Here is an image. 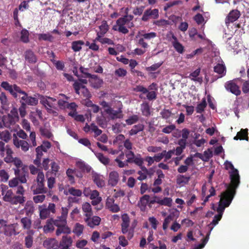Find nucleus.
I'll return each mask as SVG.
<instances>
[{"instance_id": "nucleus-1", "label": "nucleus", "mask_w": 249, "mask_h": 249, "mask_svg": "<svg viewBox=\"0 0 249 249\" xmlns=\"http://www.w3.org/2000/svg\"><path fill=\"white\" fill-rule=\"evenodd\" d=\"M0 86L8 91L15 99H20V101H22L21 103H24L26 106H35L38 104V100L37 98L28 96L25 91L16 84L11 85L8 82L3 81L1 82Z\"/></svg>"}, {"instance_id": "nucleus-2", "label": "nucleus", "mask_w": 249, "mask_h": 249, "mask_svg": "<svg viewBox=\"0 0 249 249\" xmlns=\"http://www.w3.org/2000/svg\"><path fill=\"white\" fill-rule=\"evenodd\" d=\"M236 190L227 188V190L221 194V198L217 208V212L218 213L217 214H220L222 216L225 208L230 205L235 195Z\"/></svg>"}, {"instance_id": "nucleus-3", "label": "nucleus", "mask_w": 249, "mask_h": 249, "mask_svg": "<svg viewBox=\"0 0 249 249\" xmlns=\"http://www.w3.org/2000/svg\"><path fill=\"white\" fill-rule=\"evenodd\" d=\"M45 177L42 171H39L38 173L34 184L31 186V190L34 195L40 194H46L48 189L45 187Z\"/></svg>"}, {"instance_id": "nucleus-4", "label": "nucleus", "mask_w": 249, "mask_h": 249, "mask_svg": "<svg viewBox=\"0 0 249 249\" xmlns=\"http://www.w3.org/2000/svg\"><path fill=\"white\" fill-rule=\"evenodd\" d=\"M225 167L226 170L229 168L232 171L230 172V177L231 183L229 185H227V188L236 189L240 183V176L237 169L234 168L233 164L230 161H226L225 162Z\"/></svg>"}, {"instance_id": "nucleus-5", "label": "nucleus", "mask_w": 249, "mask_h": 249, "mask_svg": "<svg viewBox=\"0 0 249 249\" xmlns=\"http://www.w3.org/2000/svg\"><path fill=\"white\" fill-rule=\"evenodd\" d=\"M126 24L124 18H119L116 22V24L114 25L112 29L115 31L123 34H127L129 32L128 29L124 26Z\"/></svg>"}, {"instance_id": "nucleus-6", "label": "nucleus", "mask_w": 249, "mask_h": 249, "mask_svg": "<svg viewBox=\"0 0 249 249\" xmlns=\"http://www.w3.org/2000/svg\"><path fill=\"white\" fill-rule=\"evenodd\" d=\"M141 36L142 37L138 40V43L140 46H142V47L145 49L148 47V45L144 41V39L150 40L155 38L157 36V34L155 32H152L150 33L142 34L141 35Z\"/></svg>"}, {"instance_id": "nucleus-7", "label": "nucleus", "mask_w": 249, "mask_h": 249, "mask_svg": "<svg viewBox=\"0 0 249 249\" xmlns=\"http://www.w3.org/2000/svg\"><path fill=\"white\" fill-rule=\"evenodd\" d=\"M159 17V12L158 9H151V8H149L144 12L142 18V20L146 22L150 18L157 19Z\"/></svg>"}, {"instance_id": "nucleus-8", "label": "nucleus", "mask_w": 249, "mask_h": 249, "mask_svg": "<svg viewBox=\"0 0 249 249\" xmlns=\"http://www.w3.org/2000/svg\"><path fill=\"white\" fill-rule=\"evenodd\" d=\"M241 16L240 12L237 9L231 10L228 14L225 19L226 26L228 27L230 23H233L237 20Z\"/></svg>"}, {"instance_id": "nucleus-9", "label": "nucleus", "mask_w": 249, "mask_h": 249, "mask_svg": "<svg viewBox=\"0 0 249 249\" xmlns=\"http://www.w3.org/2000/svg\"><path fill=\"white\" fill-rule=\"evenodd\" d=\"M225 88L227 90L230 91L236 96L241 94V91L240 87L232 80L227 82L225 84Z\"/></svg>"}, {"instance_id": "nucleus-10", "label": "nucleus", "mask_w": 249, "mask_h": 249, "mask_svg": "<svg viewBox=\"0 0 249 249\" xmlns=\"http://www.w3.org/2000/svg\"><path fill=\"white\" fill-rule=\"evenodd\" d=\"M105 112L109 116L112 120L121 119L123 117L121 108H119L117 110H115L111 107H108V108L105 109Z\"/></svg>"}, {"instance_id": "nucleus-11", "label": "nucleus", "mask_w": 249, "mask_h": 249, "mask_svg": "<svg viewBox=\"0 0 249 249\" xmlns=\"http://www.w3.org/2000/svg\"><path fill=\"white\" fill-rule=\"evenodd\" d=\"M15 174L16 177L22 183H25L27 182L26 177L28 176V172L26 171L24 167L22 168L21 171L19 169H14Z\"/></svg>"}, {"instance_id": "nucleus-12", "label": "nucleus", "mask_w": 249, "mask_h": 249, "mask_svg": "<svg viewBox=\"0 0 249 249\" xmlns=\"http://www.w3.org/2000/svg\"><path fill=\"white\" fill-rule=\"evenodd\" d=\"M14 136L13 143L15 146L17 148L21 147L22 150L24 152L27 151L29 148L28 142L24 140H19L15 135Z\"/></svg>"}, {"instance_id": "nucleus-13", "label": "nucleus", "mask_w": 249, "mask_h": 249, "mask_svg": "<svg viewBox=\"0 0 249 249\" xmlns=\"http://www.w3.org/2000/svg\"><path fill=\"white\" fill-rule=\"evenodd\" d=\"M72 240L71 236H63L60 242V249H68L72 245Z\"/></svg>"}, {"instance_id": "nucleus-14", "label": "nucleus", "mask_w": 249, "mask_h": 249, "mask_svg": "<svg viewBox=\"0 0 249 249\" xmlns=\"http://www.w3.org/2000/svg\"><path fill=\"white\" fill-rule=\"evenodd\" d=\"M38 96L42 98L40 103L45 107L48 112H51L52 108H55V103L51 102L50 100H48L47 98L44 97L42 95H38Z\"/></svg>"}, {"instance_id": "nucleus-15", "label": "nucleus", "mask_w": 249, "mask_h": 249, "mask_svg": "<svg viewBox=\"0 0 249 249\" xmlns=\"http://www.w3.org/2000/svg\"><path fill=\"white\" fill-rule=\"evenodd\" d=\"M24 55L25 60L29 63H35L37 61L36 57L31 50L29 49L25 51Z\"/></svg>"}, {"instance_id": "nucleus-16", "label": "nucleus", "mask_w": 249, "mask_h": 249, "mask_svg": "<svg viewBox=\"0 0 249 249\" xmlns=\"http://www.w3.org/2000/svg\"><path fill=\"white\" fill-rule=\"evenodd\" d=\"M85 221L88 226L93 228L95 226H98L100 224L101 218L99 216H93L91 219L85 218Z\"/></svg>"}, {"instance_id": "nucleus-17", "label": "nucleus", "mask_w": 249, "mask_h": 249, "mask_svg": "<svg viewBox=\"0 0 249 249\" xmlns=\"http://www.w3.org/2000/svg\"><path fill=\"white\" fill-rule=\"evenodd\" d=\"M213 71L219 75V78L223 77L226 74V68L224 64H217L214 67Z\"/></svg>"}, {"instance_id": "nucleus-18", "label": "nucleus", "mask_w": 249, "mask_h": 249, "mask_svg": "<svg viewBox=\"0 0 249 249\" xmlns=\"http://www.w3.org/2000/svg\"><path fill=\"white\" fill-rule=\"evenodd\" d=\"M119 181V174L116 171H112L109 173L108 183L112 186L116 185Z\"/></svg>"}, {"instance_id": "nucleus-19", "label": "nucleus", "mask_w": 249, "mask_h": 249, "mask_svg": "<svg viewBox=\"0 0 249 249\" xmlns=\"http://www.w3.org/2000/svg\"><path fill=\"white\" fill-rule=\"evenodd\" d=\"M23 211L27 216H31L33 214L35 211L33 202L32 201H27L25 204Z\"/></svg>"}, {"instance_id": "nucleus-20", "label": "nucleus", "mask_w": 249, "mask_h": 249, "mask_svg": "<svg viewBox=\"0 0 249 249\" xmlns=\"http://www.w3.org/2000/svg\"><path fill=\"white\" fill-rule=\"evenodd\" d=\"M234 140H246L249 141L248 129H241V130L237 133L236 136L233 138Z\"/></svg>"}, {"instance_id": "nucleus-21", "label": "nucleus", "mask_w": 249, "mask_h": 249, "mask_svg": "<svg viewBox=\"0 0 249 249\" xmlns=\"http://www.w3.org/2000/svg\"><path fill=\"white\" fill-rule=\"evenodd\" d=\"M174 41L172 42V45L176 50V51L179 53H182L184 50L183 46L180 43L177 38V37L174 35L172 36Z\"/></svg>"}, {"instance_id": "nucleus-22", "label": "nucleus", "mask_w": 249, "mask_h": 249, "mask_svg": "<svg viewBox=\"0 0 249 249\" xmlns=\"http://www.w3.org/2000/svg\"><path fill=\"white\" fill-rule=\"evenodd\" d=\"M93 182L98 187H102L105 186V183L103 179V177L97 174H94L92 175Z\"/></svg>"}, {"instance_id": "nucleus-23", "label": "nucleus", "mask_w": 249, "mask_h": 249, "mask_svg": "<svg viewBox=\"0 0 249 249\" xmlns=\"http://www.w3.org/2000/svg\"><path fill=\"white\" fill-rule=\"evenodd\" d=\"M71 233V230L67 225V224L61 227H57L56 230L55 234L57 236H59L61 234H70Z\"/></svg>"}, {"instance_id": "nucleus-24", "label": "nucleus", "mask_w": 249, "mask_h": 249, "mask_svg": "<svg viewBox=\"0 0 249 249\" xmlns=\"http://www.w3.org/2000/svg\"><path fill=\"white\" fill-rule=\"evenodd\" d=\"M34 231H30L27 232L28 235L25 237V245L27 248H30L33 244Z\"/></svg>"}, {"instance_id": "nucleus-25", "label": "nucleus", "mask_w": 249, "mask_h": 249, "mask_svg": "<svg viewBox=\"0 0 249 249\" xmlns=\"http://www.w3.org/2000/svg\"><path fill=\"white\" fill-rule=\"evenodd\" d=\"M150 196L148 195H143L140 200L139 205L142 210H144L147 205L149 204Z\"/></svg>"}, {"instance_id": "nucleus-26", "label": "nucleus", "mask_w": 249, "mask_h": 249, "mask_svg": "<svg viewBox=\"0 0 249 249\" xmlns=\"http://www.w3.org/2000/svg\"><path fill=\"white\" fill-rule=\"evenodd\" d=\"M84 44L83 40L74 41L71 43V49L75 52H79L81 50L82 46Z\"/></svg>"}, {"instance_id": "nucleus-27", "label": "nucleus", "mask_w": 249, "mask_h": 249, "mask_svg": "<svg viewBox=\"0 0 249 249\" xmlns=\"http://www.w3.org/2000/svg\"><path fill=\"white\" fill-rule=\"evenodd\" d=\"M190 179V177H186L184 175H179L177 178V183L180 186H182L187 184Z\"/></svg>"}, {"instance_id": "nucleus-28", "label": "nucleus", "mask_w": 249, "mask_h": 249, "mask_svg": "<svg viewBox=\"0 0 249 249\" xmlns=\"http://www.w3.org/2000/svg\"><path fill=\"white\" fill-rule=\"evenodd\" d=\"M144 127V125L142 124L134 125L129 131V135L131 136L136 135L139 132L143 131Z\"/></svg>"}, {"instance_id": "nucleus-29", "label": "nucleus", "mask_w": 249, "mask_h": 249, "mask_svg": "<svg viewBox=\"0 0 249 249\" xmlns=\"http://www.w3.org/2000/svg\"><path fill=\"white\" fill-rule=\"evenodd\" d=\"M25 201V197L22 196H14L10 204L12 205L22 204Z\"/></svg>"}, {"instance_id": "nucleus-30", "label": "nucleus", "mask_w": 249, "mask_h": 249, "mask_svg": "<svg viewBox=\"0 0 249 249\" xmlns=\"http://www.w3.org/2000/svg\"><path fill=\"white\" fill-rule=\"evenodd\" d=\"M11 139V134L8 130L0 131V140L8 142Z\"/></svg>"}, {"instance_id": "nucleus-31", "label": "nucleus", "mask_w": 249, "mask_h": 249, "mask_svg": "<svg viewBox=\"0 0 249 249\" xmlns=\"http://www.w3.org/2000/svg\"><path fill=\"white\" fill-rule=\"evenodd\" d=\"M200 72V69L198 68L193 72L191 73L189 77L193 81L201 82L202 80V78L197 77V76L199 75Z\"/></svg>"}, {"instance_id": "nucleus-32", "label": "nucleus", "mask_w": 249, "mask_h": 249, "mask_svg": "<svg viewBox=\"0 0 249 249\" xmlns=\"http://www.w3.org/2000/svg\"><path fill=\"white\" fill-rule=\"evenodd\" d=\"M20 40L23 43H27L29 41L28 31L25 29H22L20 32Z\"/></svg>"}, {"instance_id": "nucleus-33", "label": "nucleus", "mask_w": 249, "mask_h": 249, "mask_svg": "<svg viewBox=\"0 0 249 249\" xmlns=\"http://www.w3.org/2000/svg\"><path fill=\"white\" fill-rule=\"evenodd\" d=\"M54 39L53 36L49 33L40 34L38 35V40L53 42Z\"/></svg>"}, {"instance_id": "nucleus-34", "label": "nucleus", "mask_w": 249, "mask_h": 249, "mask_svg": "<svg viewBox=\"0 0 249 249\" xmlns=\"http://www.w3.org/2000/svg\"><path fill=\"white\" fill-rule=\"evenodd\" d=\"M84 227L83 225L77 223L75 224L73 232L78 236L81 235L83 231Z\"/></svg>"}, {"instance_id": "nucleus-35", "label": "nucleus", "mask_w": 249, "mask_h": 249, "mask_svg": "<svg viewBox=\"0 0 249 249\" xmlns=\"http://www.w3.org/2000/svg\"><path fill=\"white\" fill-rule=\"evenodd\" d=\"M141 110L143 116L148 117L150 115V109L148 103H146L142 104Z\"/></svg>"}, {"instance_id": "nucleus-36", "label": "nucleus", "mask_w": 249, "mask_h": 249, "mask_svg": "<svg viewBox=\"0 0 249 249\" xmlns=\"http://www.w3.org/2000/svg\"><path fill=\"white\" fill-rule=\"evenodd\" d=\"M207 103L205 98H203L200 103L198 104L196 107V111L198 113H201L207 106Z\"/></svg>"}, {"instance_id": "nucleus-37", "label": "nucleus", "mask_w": 249, "mask_h": 249, "mask_svg": "<svg viewBox=\"0 0 249 249\" xmlns=\"http://www.w3.org/2000/svg\"><path fill=\"white\" fill-rule=\"evenodd\" d=\"M2 231L5 235L9 236L12 235L15 231L12 225L7 224L6 225Z\"/></svg>"}, {"instance_id": "nucleus-38", "label": "nucleus", "mask_w": 249, "mask_h": 249, "mask_svg": "<svg viewBox=\"0 0 249 249\" xmlns=\"http://www.w3.org/2000/svg\"><path fill=\"white\" fill-rule=\"evenodd\" d=\"M142 171H139L138 174L139 175V177H138V179L139 180H143L146 178L147 173H148V170L145 167L142 168Z\"/></svg>"}, {"instance_id": "nucleus-39", "label": "nucleus", "mask_w": 249, "mask_h": 249, "mask_svg": "<svg viewBox=\"0 0 249 249\" xmlns=\"http://www.w3.org/2000/svg\"><path fill=\"white\" fill-rule=\"evenodd\" d=\"M20 222L24 229H29L31 228V220L29 218L26 217L22 218Z\"/></svg>"}, {"instance_id": "nucleus-40", "label": "nucleus", "mask_w": 249, "mask_h": 249, "mask_svg": "<svg viewBox=\"0 0 249 249\" xmlns=\"http://www.w3.org/2000/svg\"><path fill=\"white\" fill-rule=\"evenodd\" d=\"M39 131L42 136L48 139L51 138L53 136L51 131L45 127H40L39 128Z\"/></svg>"}, {"instance_id": "nucleus-41", "label": "nucleus", "mask_w": 249, "mask_h": 249, "mask_svg": "<svg viewBox=\"0 0 249 249\" xmlns=\"http://www.w3.org/2000/svg\"><path fill=\"white\" fill-rule=\"evenodd\" d=\"M13 196L14 195L12 190H8L3 196V200L5 202H8L10 203L11 201H12Z\"/></svg>"}, {"instance_id": "nucleus-42", "label": "nucleus", "mask_w": 249, "mask_h": 249, "mask_svg": "<svg viewBox=\"0 0 249 249\" xmlns=\"http://www.w3.org/2000/svg\"><path fill=\"white\" fill-rule=\"evenodd\" d=\"M54 224L50 219L47 221L46 225L44 227V230L45 232L53 231L54 230Z\"/></svg>"}, {"instance_id": "nucleus-43", "label": "nucleus", "mask_w": 249, "mask_h": 249, "mask_svg": "<svg viewBox=\"0 0 249 249\" xmlns=\"http://www.w3.org/2000/svg\"><path fill=\"white\" fill-rule=\"evenodd\" d=\"M172 199L170 197H165L163 199L160 198V205L170 207L172 205Z\"/></svg>"}, {"instance_id": "nucleus-44", "label": "nucleus", "mask_w": 249, "mask_h": 249, "mask_svg": "<svg viewBox=\"0 0 249 249\" xmlns=\"http://www.w3.org/2000/svg\"><path fill=\"white\" fill-rule=\"evenodd\" d=\"M95 155L98 160L104 164L107 165L109 163V159L107 157L104 156L102 153H97Z\"/></svg>"}, {"instance_id": "nucleus-45", "label": "nucleus", "mask_w": 249, "mask_h": 249, "mask_svg": "<svg viewBox=\"0 0 249 249\" xmlns=\"http://www.w3.org/2000/svg\"><path fill=\"white\" fill-rule=\"evenodd\" d=\"M68 193L70 194L76 196H81L82 194L81 190L76 189L73 187H71L68 189Z\"/></svg>"}, {"instance_id": "nucleus-46", "label": "nucleus", "mask_w": 249, "mask_h": 249, "mask_svg": "<svg viewBox=\"0 0 249 249\" xmlns=\"http://www.w3.org/2000/svg\"><path fill=\"white\" fill-rule=\"evenodd\" d=\"M100 32L102 35H105L108 30V25L106 20L102 22L101 25L99 26Z\"/></svg>"}, {"instance_id": "nucleus-47", "label": "nucleus", "mask_w": 249, "mask_h": 249, "mask_svg": "<svg viewBox=\"0 0 249 249\" xmlns=\"http://www.w3.org/2000/svg\"><path fill=\"white\" fill-rule=\"evenodd\" d=\"M139 120V117L137 115H133L126 119L125 122L128 125H131L136 123Z\"/></svg>"}, {"instance_id": "nucleus-48", "label": "nucleus", "mask_w": 249, "mask_h": 249, "mask_svg": "<svg viewBox=\"0 0 249 249\" xmlns=\"http://www.w3.org/2000/svg\"><path fill=\"white\" fill-rule=\"evenodd\" d=\"M160 114L163 119L167 120L171 116L172 113L170 110L163 109L160 112Z\"/></svg>"}, {"instance_id": "nucleus-49", "label": "nucleus", "mask_w": 249, "mask_h": 249, "mask_svg": "<svg viewBox=\"0 0 249 249\" xmlns=\"http://www.w3.org/2000/svg\"><path fill=\"white\" fill-rule=\"evenodd\" d=\"M73 88L75 90V91L76 94H79L80 92V89H82L83 90H84L86 89V87L85 86L82 85L81 83L78 82H75L74 84H73Z\"/></svg>"}, {"instance_id": "nucleus-50", "label": "nucleus", "mask_w": 249, "mask_h": 249, "mask_svg": "<svg viewBox=\"0 0 249 249\" xmlns=\"http://www.w3.org/2000/svg\"><path fill=\"white\" fill-rule=\"evenodd\" d=\"M127 71L124 69L119 68L114 71V74L118 77H123L126 75Z\"/></svg>"}, {"instance_id": "nucleus-51", "label": "nucleus", "mask_w": 249, "mask_h": 249, "mask_svg": "<svg viewBox=\"0 0 249 249\" xmlns=\"http://www.w3.org/2000/svg\"><path fill=\"white\" fill-rule=\"evenodd\" d=\"M39 215L40 218L42 219L47 218L50 215V213L46 209V208L41 209V208H39Z\"/></svg>"}, {"instance_id": "nucleus-52", "label": "nucleus", "mask_w": 249, "mask_h": 249, "mask_svg": "<svg viewBox=\"0 0 249 249\" xmlns=\"http://www.w3.org/2000/svg\"><path fill=\"white\" fill-rule=\"evenodd\" d=\"M0 178L1 181L5 182L8 180L9 176L5 170L2 169L0 170Z\"/></svg>"}, {"instance_id": "nucleus-53", "label": "nucleus", "mask_w": 249, "mask_h": 249, "mask_svg": "<svg viewBox=\"0 0 249 249\" xmlns=\"http://www.w3.org/2000/svg\"><path fill=\"white\" fill-rule=\"evenodd\" d=\"M91 131L94 132L95 138L100 136L102 133V130L99 129L97 126L93 123L91 124Z\"/></svg>"}, {"instance_id": "nucleus-54", "label": "nucleus", "mask_w": 249, "mask_h": 249, "mask_svg": "<svg viewBox=\"0 0 249 249\" xmlns=\"http://www.w3.org/2000/svg\"><path fill=\"white\" fill-rule=\"evenodd\" d=\"M176 129V125L174 124H172L166 126L164 127L161 131L165 134H169L172 132L173 130Z\"/></svg>"}, {"instance_id": "nucleus-55", "label": "nucleus", "mask_w": 249, "mask_h": 249, "mask_svg": "<svg viewBox=\"0 0 249 249\" xmlns=\"http://www.w3.org/2000/svg\"><path fill=\"white\" fill-rule=\"evenodd\" d=\"M0 102L2 106H6L8 104L7 97L4 92H0Z\"/></svg>"}, {"instance_id": "nucleus-56", "label": "nucleus", "mask_w": 249, "mask_h": 249, "mask_svg": "<svg viewBox=\"0 0 249 249\" xmlns=\"http://www.w3.org/2000/svg\"><path fill=\"white\" fill-rule=\"evenodd\" d=\"M51 220L53 222V224L57 227H61L66 224H67V220L64 219L62 220H59L58 219H51Z\"/></svg>"}, {"instance_id": "nucleus-57", "label": "nucleus", "mask_w": 249, "mask_h": 249, "mask_svg": "<svg viewBox=\"0 0 249 249\" xmlns=\"http://www.w3.org/2000/svg\"><path fill=\"white\" fill-rule=\"evenodd\" d=\"M51 146V143L49 141H44L43 142L42 144L40 146H38L41 149L43 150L44 152H47L48 149H49Z\"/></svg>"}, {"instance_id": "nucleus-58", "label": "nucleus", "mask_w": 249, "mask_h": 249, "mask_svg": "<svg viewBox=\"0 0 249 249\" xmlns=\"http://www.w3.org/2000/svg\"><path fill=\"white\" fill-rule=\"evenodd\" d=\"M125 156L127 158L126 162L131 163L133 159H134L135 157V154L134 153L131 151V150H128V151L125 152Z\"/></svg>"}, {"instance_id": "nucleus-59", "label": "nucleus", "mask_w": 249, "mask_h": 249, "mask_svg": "<svg viewBox=\"0 0 249 249\" xmlns=\"http://www.w3.org/2000/svg\"><path fill=\"white\" fill-rule=\"evenodd\" d=\"M50 165L51 166L52 174L56 175V173L58 171L60 168L58 164L54 161H52L50 163Z\"/></svg>"}, {"instance_id": "nucleus-60", "label": "nucleus", "mask_w": 249, "mask_h": 249, "mask_svg": "<svg viewBox=\"0 0 249 249\" xmlns=\"http://www.w3.org/2000/svg\"><path fill=\"white\" fill-rule=\"evenodd\" d=\"M9 118L16 120H18V110L16 108H12L10 111V114L8 115Z\"/></svg>"}, {"instance_id": "nucleus-61", "label": "nucleus", "mask_w": 249, "mask_h": 249, "mask_svg": "<svg viewBox=\"0 0 249 249\" xmlns=\"http://www.w3.org/2000/svg\"><path fill=\"white\" fill-rule=\"evenodd\" d=\"M21 105L18 108L19 114L20 116L23 118L26 115V107L27 106L25 105L24 103H22L21 101H20Z\"/></svg>"}, {"instance_id": "nucleus-62", "label": "nucleus", "mask_w": 249, "mask_h": 249, "mask_svg": "<svg viewBox=\"0 0 249 249\" xmlns=\"http://www.w3.org/2000/svg\"><path fill=\"white\" fill-rule=\"evenodd\" d=\"M75 171L73 169L69 168L66 171V174L69 178V180L71 181V183H74V178L73 176Z\"/></svg>"}, {"instance_id": "nucleus-63", "label": "nucleus", "mask_w": 249, "mask_h": 249, "mask_svg": "<svg viewBox=\"0 0 249 249\" xmlns=\"http://www.w3.org/2000/svg\"><path fill=\"white\" fill-rule=\"evenodd\" d=\"M56 240L54 238H50L45 240L43 242V245L47 248H50L55 243Z\"/></svg>"}, {"instance_id": "nucleus-64", "label": "nucleus", "mask_w": 249, "mask_h": 249, "mask_svg": "<svg viewBox=\"0 0 249 249\" xmlns=\"http://www.w3.org/2000/svg\"><path fill=\"white\" fill-rule=\"evenodd\" d=\"M194 20L197 24L200 25L204 22V18L201 14L198 13L194 16Z\"/></svg>"}]
</instances>
